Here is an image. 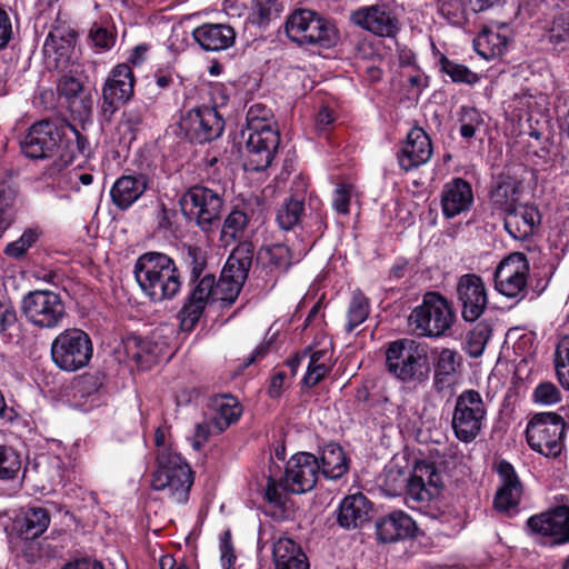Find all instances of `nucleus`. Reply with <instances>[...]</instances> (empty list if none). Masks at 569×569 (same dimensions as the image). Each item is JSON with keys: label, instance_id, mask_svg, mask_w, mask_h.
Here are the masks:
<instances>
[{"label": "nucleus", "instance_id": "nucleus-1", "mask_svg": "<svg viewBox=\"0 0 569 569\" xmlns=\"http://www.w3.org/2000/svg\"><path fill=\"white\" fill-rule=\"evenodd\" d=\"M246 120V169L264 170L271 164L280 142L272 111L261 103H256L249 108Z\"/></svg>", "mask_w": 569, "mask_h": 569}, {"label": "nucleus", "instance_id": "nucleus-2", "mask_svg": "<svg viewBox=\"0 0 569 569\" xmlns=\"http://www.w3.org/2000/svg\"><path fill=\"white\" fill-rule=\"evenodd\" d=\"M133 273L143 293L152 301L172 299L180 291V273L174 261L164 253H143L137 259Z\"/></svg>", "mask_w": 569, "mask_h": 569}, {"label": "nucleus", "instance_id": "nucleus-3", "mask_svg": "<svg viewBox=\"0 0 569 569\" xmlns=\"http://www.w3.org/2000/svg\"><path fill=\"white\" fill-rule=\"evenodd\" d=\"M388 371L403 382H421L428 378L430 368L425 345L401 339L389 345L386 351Z\"/></svg>", "mask_w": 569, "mask_h": 569}, {"label": "nucleus", "instance_id": "nucleus-4", "mask_svg": "<svg viewBox=\"0 0 569 569\" xmlns=\"http://www.w3.org/2000/svg\"><path fill=\"white\" fill-rule=\"evenodd\" d=\"M193 483L190 466L179 453L160 451L157 456V468L152 473L151 487L158 491H166L176 503L188 501Z\"/></svg>", "mask_w": 569, "mask_h": 569}, {"label": "nucleus", "instance_id": "nucleus-5", "mask_svg": "<svg viewBox=\"0 0 569 569\" xmlns=\"http://www.w3.org/2000/svg\"><path fill=\"white\" fill-rule=\"evenodd\" d=\"M455 312L451 303L439 292L423 295L422 301L408 318L412 331L420 337L438 338L453 325Z\"/></svg>", "mask_w": 569, "mask_h": 569}, {"label": "nucleus", "instance_id": "nucleus-6", "mask_svg": "<svg viewBox=\"0 0 569 569\" xmlns=\"http://www.w3.org/2000/svg\"><path fill=\"white\" fill-rule=\"evenodd\" d=\"M566 423L555 412L536 413L526 428L527 442L530 448L548 458L558 457L563 450Z\"/></svg>", "mask_w": 569, "mask_h": 569}, {"label": "nucleus", "instance_id": "nucleus-7", "mask_svg": "<svg viewBox=\"0 0 569 569\" xmlns=\"http://www.w3.org/2000/svg\"><path fill=\"white\" fill-rule=\"evenodd\" d=\"M93 352L91 339L81 329H67L51 343L53 363L63 371L74 372L84 368Z\"/></svg>", "mask_w": 569, "mask_h": 569}, {"label": "nucleus", "instance_id": "nucleus-8", "mask_svg": "<svg viewBox=\"0 0 569 569\" xmlns=\"http://www.w3.org/2000/svg\"><path fill=\"white\" fill-rule=\"evenodd\" d=\"M287 36L298 44H319L325 48L337 41L336 28L310 10H298L286 22Z\"/></svg>", "mask_w": 569, "mask_h": 569}, {"label": "nucleus", "instance_id": "nucleus-9", "mask_svg": "<svg viewBox=\"0 0 569 569\" xmlns=\"http://www.w3.org/2000/svg\"><path fill=\"white\" fill-rule=\"evenodd\" d=\"M487 409L481 395L472 389L462 391L456 399L451 426L462 442H471L480 433Z\"/></svg>", "mask_w": 569, "mask_h": 569}, {"label": "nucleus", "instance_id": "nucleus-10", "mask_svg": "<svg viewBox=\"0 0 569 569\" xmlns=\"http://www.w3.org/2000/svg\"><path fill=\"white\" fill-rule=\"evenodd\" d=\"M22 312L33 326L42 329L58 327L66 317L60 296L51 290H36L23 297Z\"/></svg>", "mask_w": 569, "mask_h": 569}, {"label": "nucleus", "instance_id": "nucleus-11", "mask_svg": "<svg viewBox=\"0 0 569 569\" xmlns=\"http://www.w3.org/2000/svg\"><path fill=\"white\" fill-rule=\"evenodd\" d=\"M181 207L203 231H210L219 223L223 200L218 191L194 186L182 196Z\"/></svg>", "mask_w": 569, "mask_h": 569}, {"label": "nucleus", "instance_id": "nucleus-12", "mask_svg": "<svg viewBox=\"0 0 569 569\" xmlns=\"http://www.w3.org/2000/svg\"><path fill=\"white\" fill-rule=\"evenodd\" d=\"M529 262L525 253L512 252L502 259L495 271V287L508 298L523 299L527 295Z\"/></svg>", "mask_w": 569, "mask_h": 569}, {"label": "nucleus", "instance_id": "nucleus-13", "mask_svg": "<svg viewBox=\"0 0 569 569\" xmlns=\"http://www.w3.org/2000/svg\"><path fill=\"white\" fill-rule=\"evenodd\" d=\"M223 120L214 108L201 107L188 110L179 126L184 136L194 142L204 143L220 137Z\"/></svg>", "mask_w": 569, "mask_h": 569}, {"label": "nucleus", "instance_id": "nucleus-14", "mask_svg": "<svg viewBox=\"0 0 569 569\" xmlns=\"http://www.w3.org/2000/svg\"><path fill=\"white\" fill-rule=\"evenodd\" d=\"M62 142L59 128L51 121L31 126L20 142L22 153L30 159H47L57 154Z\"/></svg>", "mask_w": 569, "mask_h": 569}, {"label": "nucleus", "instance_id": "nucleus-15", "mask_svg": "<svg viewBox=\"0 0 569 569\" xmlns=\"http://www.w3.org/2000/svg\"><path fill=\"white\" fill-rule=\"evenodd\" d=\"M134 89V77L127 63L111 69L102 86V113L112 116L119 106L130 100Z\"/></svg>", "mask_w": 569, "mask_h": 569}, {"label": "nucleus", "instance_id": "nucleus-16", "mask_svg": "<svg viewBox=\"0 0 569 569\" xmlns=\"http://www.w3.org/2000/svg\"><path fill=\"white\" fill-rule=\"evenodd\" d=\"M320 465L309 452L293 455L287 462L283 489L292 493H303L317 483Z\"/></svg>", "mask_w": 569, "mask_h": 569}, {"label": "nucleus", "instance_id": "nucleus-17", "mask_svg": "<svg viewBox=\"0 0 569 569\" xmlns=\"http://www.w3.org/2000/svg\"><path fill=\"white\" fill-rule=\"evenodd\" d=\"M456 295L461 305V316L466 321H476L485 312L488 295L480 276L466 273L459 277Z\"/></svg>", "mask_w": 569, "mask_h": 569}, {"label": "nucleus", "instance_id": "nucleus-18", "mask_svg": "<svg viewBox=\"0 0 569 569\" xmlns=\"http://www.w3.org/2000/svg\"><path fill=\"white\" fill-rule=\"evenodd\" d=\"M527 526L533 533L552 538L557 545L569 542V508L561 506L532 516Z\"/></svg>", "mask_w": 569, "mask_h": 569}, {"label": "nucleus", "instance_id": "nucleus-19", "mask_svg": "<svg viewBox=\"0 0 569 569\" xmlns=\"http://www.w3.org/2000/svg\"><path fill=\"white\" fill-rule=\"evenodd\" d=\"M351 20L380 37H395L399 31V21L385 6L363 7L352 12Z\"/></svg>", "mask_w": 569, "mask_h": 569}, {"label": "nucleus", "instance_id": "nucleus-20", "mask_svg": "<svg viewBox=\"0 0 569 569\" xmlns=\"http://www.w3.org/2000/svg\"><path fill=\"white\" fill-rule=\"evenodd\" d=\"M432 156V146L429 136L421 128H412L398 154L400 167L406 170L416 169L427 163Z\"/></svg>", "mask_w": 569, "mask_h": 569}, {"label": "nucleus", "instance_id": "nucleus-21", "mask_svg": "<svg viewBox=\"0 0 569 569\" xmlns=\"http://www.w3.org/2000/svg\"><path fill=\"white\" fill-rule=\"evenodd\" d=\"M150 182V178L144 173L121 176L110 190L113 204L120 210L129 209L143 196Z\"/></svg>", "mask_w": 569, "mask_h": 569}, {"label": "nucleus", "instance_id": "nucleus-22", "mask_svg": "<svg viewBox=\"0 0 569 569\" xmlns=\"http://www.w3.org/2000/svg\"><path fill=\"white\" fill-rule=\"evenodd\" d=\"M416 530V522L405 511L395 510L376 520L377 539L383 543L412 537Z\"/></svg>", "mask_w": 569, "mask_h": 569}, {"label": "nucleus", "instance_id": "nucleus-23", "mask_svg": "<svg viewBox=\"0 0 569 569\" xmlns=\"http://www.w3.org/2000/svg\"><path fill=\"white\" fill-rule=\"evenodd\" d=\"M540 221L537 207L519 204L506 211L505 229L513 239L525 240L533 234Z\"/></svg>", "mask_w": 569, "mask_h": 569}, {"label": "nucleus", "instance_id": "nucleus-24", "mask_svg": "<svg viewBox=\"0 0 569 569\" xmlns=\"http://www.w3.org/2000/svg\"><path fill=\"white\" fill-rule=\"evenodd\" d=\"M433 363V388L442 392L455 383L461 358L457 351L449 348H435L431 351Z\"/></svg>", "mask_w": 569, "mask_h": 569}, {"label": "nucleus", "instance_id": "nucleus-25", "mask_svg": "<svg viewBox=\"0 0 569 569\" xmlns=\"http://www.w3.org/2000/svg\"><path fill=\"white\" fill-rule=\"evenodd\" d=\"M473 193L471 186L461 178H456L443 186L441 192L442 213L453 218L471 207Z\"/></svg>", "mask_w": 569, "mask_h": 569}, {"label": "nucleus", "instance_id": "nucleus-26", "mask_svg": "<svg viewBox=\"0 0 569 569\" xmlns=\"http://www.w3.org/2000/svg\"><path fill=\"white\" fill-rule=\"evenodd\" d=\"M196 42L207 51H221L230 48L236 40L233 28L222 23H204L193 30Z\"/></svg>", "mask_w": 569, "mask_h": 569}, {"label": "nucleus", "instance_id": "nucleus-27", "mask_svg": "<svg viewBox=\"0 0 569 569\" xmlns=\"http://www.w3.org/2000/svg\"><path fill=\"white\" fill-rule=\"evenodd\" d=\"M274 569H310L302 548L290 538H279L272 548Z\"/></svg>", "mask_w": 569, "mask_h": 569}, {"label": "nucleus", "instance_id": "nucleus-28", "mask_svg": "<svg viewBox=\"0 0 569 569\" xmlns=\"http://www.w3.org/2000/svg\"><path fill=\"white\" fill-rule=\"evenodd\" d=\"M369 511L370 502L365 495H350L340 503L338 522L346 529L357 528L367 521Z\"/></svg>", "mask_w": 569, "mask_h": 569}, {"label": "nucleus", "instance_id": "nucleus-29", "mask_svg": "<svg viewBox=\"0 0 569 569\" xmlns=\"http://www.w3.org/2000/svg\"><path fill=\"white\" fill-rule=\"evenodd\" d=\"M509 41L508 28L500 26L497 29L488 28L475 39V49L486 60L500 57L506 51Z\"/></svg>", "mask_w": 569, "mask_h": 569}, {"label": "nucleus", "instance_id": "nucleus-30", "mask_svg": "<svg viewBox=\"0 0 569 569\" xmlns=\"http://www.w3.org/2000/svg\"><path fill=\"white\" fill-rule=\"evenodd\" d=\"M306 253L307 249L305 247L292 250L287 244L277 243L261 249L259 259L277 270L286 271L291 264L300 261Z\"/></svg>", "mask_w": 569, "mask_h": 569}, {"label": "nucleus", "instance_id": "nucleus-31", "mask_svg": "<svg viewBox=\"0 0 569 569\" xmlns=\"http://www.w3.org/2000/svg\"><path fill=\"white\" fill-rule=\"evenodd\" d=\"M252 262V246L248 242L240 243L228 258L221 274L244 283Z\"/></svg>", "mask_w": 569, "mask_h": 569}, {"label": "nucleus", "instance_id": "nucleus-32", "mask_svg": "<svg viewBox=\"0 0 569 569\" xmlns=\"http://www.w3.org/2000/svg\"><path fill=\"white\" fill-rule=\"evenodd\" d=\"M214 416L212 425L217 433L224 431L230 425L238 421L242 409L238 400L230 395H222L213 400Z\"/></svg>", "mask_w": 569, "mask_h": 569}, {"label": "nucleus", "instance_id": "nucleus-33", "mask_svg": "<svg viewBox=\"0 0 569 569\" xmlns=\"http://www.w3.org/2000/svg\"><path fill=\"white\" fill-rule=\"evenodd\" d=\"M320 460V469L327 479H339L349 469L345 451L336 443H329L323 448Z\"/></svg>", "mask_w": 569, "mask_h": 569}, {"label": "nucleus", "instance_id": "nucleus-34", "mask_svg": "<svg viewBox=\"0 0 569 569\" xmlns=\"http://www.w3.org/2000/svg\"><path fill=\"white\" fill-rule=\"evenodd\" d=\"M144 116V107L141 104L131 106L122 111L121 118L116 127L119 134V142L130 144L139 131Z\"/></svg>", "mask_w": 569, "mask_h": 569}, {"label": "nucleus", "instance_id": "nucleus-35", "mask_svg": "<svg viewBox=\"0 0 569 569\" xmlns=\"http://www.w3.org/2000/svg\"><path fill=\"white\" fill-rule=\"evenodd\" d=\"M332 366V352L329 349L313 351L309 357L303 383L308 387L316 386L330 372Z\"/></svg>", "mask_w": 569, "mask_h": 569}, {"label": "nucleus", "instance_id": "nucleus-36", "mask_svg": "<svg viewBox=\"0 0 569 569\" xmlns=\"http://www.w3.org/2000/svg\"><path fill=\"white\" fill-rule=\"evenodd\" d=\"M50 517L42 508H30L18 520L20 533L26 539L38 538L48 529Z\"/></svg>", "mask_w": 569, "mask_h": 569}, {"label": "nucleus", "instance_id": "nucleus-37", "mask_svg": "<svg viewBox=\"0 0 569 569\" xmlns=\"http://www.w3.org/2000/svg\"><path fill=\"white\" fill-rule=\"evenodd\" d=\"M520 184L511 177H500L491 191L492 201L503 211L517 206Z\"/></svg>", "mask_w": 569, "mask_h": 569}, {"label": "nucleus", "instance_id": "nucleus-38", "mask_svg": "<svg viewBox=\"0 0 569 569\" xmlns=\"http://www.w3.org/2000/svg\"><path fill=\"white\" fill-rule=\"evenodd\" d=\"M305 212V198L291 196L283 201L277 212V221L281 229L290 230L296 227Z\"/></svg>", "mask_w": 569, "mask_h": 569}, {"label": "nucleus", "instance_id": "nucleus-39", "mask_svg": "<svg viewBox=\"0 0 569 569\" xmlns=\"http://www.w3.org/2000/svg\"><path fill=\"white\" fill-rule=\"evenodd\" d=\"M369 313V299L360 290L353 291L347 309L346 331H353L358 326L366 321Z\"/></svg>", "mask_w": 569, "mask_h": 569}, {"label": "nucleus", "instance_id": "nucleus-40", "mask_svg": "<svg viewBox=\"0 0 569 569\" xmlns=\"http://www.w3.org/2000/svg\"><path fill=\"white\" fill-rule=\"evenodd\" d=\"M547 38L555 50L563 51L569 47V12L559 13L553 18Z\"/></svg>", "mask_w": 569, "mask_h": 569}, {"label": "nucleus", "instance_id": "nucleus-41", "mask_svg": "<svg viewBox=\"0 0 569 569\" xmlns=\"http://www.w3.org/2000/svg\"><path fill=\"white\" fill-rule=\"evenodd\" d=\"M248 224L247 214L241 210H232L226 218L221 238L226 244L242 238Z\"/></svg>", "mask_w": 569, "mask_h": 569}, {"label": "nucleus", "instance_id": "nucleus-42", "mask_svg": "<svg viewBox=\"0 0 569 569\" xmlns=\"http://www.w3.org/2000/svg\"><path fill=\"white\" fill-rule=\"evenodd\" d=\"M14 200V190L10 180H0V238L11 226L12 213L11 208Z\"/></svg>", "mask_w": 569, "mask_h": 569}, {"label": "nucleus", "instance_id": "nucleus-43", "mask_svg": "<svg viewBox=\"0 0 569 569\" xmlns=\"http://www.w3.org/2000/svg\"><path fill=\"white\" fill-rule=\"evenodd\" d=\"M490 337V326L485 322L477 323L467 336L466 349L469 356L473 358L481 356Z\"/></svg>", "mask_w": 569, "mask_h": 569}, {"label": "nucleus", "instance_id": "nucleus-44", "mask_svg": "<svg viewBox=\"0 0 569 569\" xmlns=\"http://www.w3.org/2000/svg\"><path fill=\"white\" fill-rule=\"evenodd\" d=\"M555 366L559 383L569 390V336L562 337L557 345Z\"/></svg>", "mask_w": 569, "mask_h": 569}, {"label": "nucleus", "instance_id": "nucleus-45", "mask_svg": "<svg viewBox=\"0 0 569 569\" xmlns=\"http://www.w3.org/2000/svg\"><path fill=\"white\" fill-rule=\"evenodd\" d=\"M282 10L279 0H252L251 17L253 23L267 24L277 18Z\"/></svg>", "mask_w": 569, "mask_h": 569}, {"label": "nucleus", "instance_id": "nucleus-46", "mask_svg": "<svg viewBox=\"0 0 569 569\" xmlns=\"http://www.w3.org/2000/svg\"><path fill=\"white\" fill-rule=\"evenodd\" d=\"M70 50L71 41L56 32H50L43 43V51L47 56L57 54L54 60L58 67H64Z\"/></svg>", "mask_w": 569, "mask_h": 569}, {"label": "nucleus", "instance_id": "nucleus-47", "mask_svg": "<svg viewBox=\"0 0 569 569\" xmlns=\"http://www.w3.org/2000/svg\"><path fill=\"white\" fill-rule=\"evenodd\" d=\"M40 237V231L37 228L26 229L21 237L8 243L3 250L4 254L10 258H22L26 252L31 248Z\"/></svg>", "mask_w": 569, "mask_h": 569}, {"label": "nucleus", "instance_id": "nucleus-48", "mask_svg": "<svg viewBox=\"0 0 569 569\" xmlns=\"http://www.w3.org/2000/svg\"><path fill=\"white\" fill-rule=\"evenodd\" d=\"M441 71L448 74L453 82H463L468 84L476 83L478 76L466 66L449 60L445 56L440 58Z\"/></svg>", "mask_w": 569, "mask_h": 569}, {"label": "nucleus", "instance_id": "nucleus-49", "mask_svg": "<svg viewBox=\"0 0 569 569\" xmlns=\"http://www.w3.org/2000/svg\"><path fill=\"white\" fill-rule=\"evenodd\" d=\"M418 478L426 482L427 488L435 495L438 496L442 487V477L435 465L432 463H418L413 471Z\"/></svg>", "mask_w": 569, "mask_h": 569}, {"label": "nucleus", "instance_id": "nucleus-50", "mask_svg": "<svg viewBox=\"0 0 569 569\" xmlns=\"http://www.w3.org/2000/svg\"><path fill=\"white\" fill-rule=\"evenodd\" d=\"M20 468L19 455L12 448L0 446V479L13 478Z\"/></svg>", "mask_w": 569, "mask_h": 569}, {"label": "nucleus", "instance_id": "nucleus-51", "mask_svg": "<svg viewBox=\"0 0 569 569\" xmlns=\"http://www.w3.org/2000/svg\"><path fill=\"white\" fill-rule=\"evenodd\" d=\"M214 300L232 303L239 296L243 284L231 280V278H224V276L221 274L219 281H214Z\"/></svg>", "mask_w": 569, "mask_h": 569}, {"label": "nucleus", "instance_id": "nucleus-52", "mask_svg": "<svg viewBox=\"0 0 569 569\" xmlns=\"http://www.w3.org/2000/svg\"><path fill=\"white\" fill-rule=\"evenodd\" d=\"M406 489L408 498L416 502H428L436 497L415 472L408 478Z\"/></svg>", "mask_w": 569, "mask_h": 569}, {"label": "nucleus", "instance_id": "nucleus-53", "mask_svg": "<svg viewBox=\"0 0 569 569\" xmlns=\"http://www.w3.org/2000/svg\"><path fill=\"white\" fill-rule=\"evenodd\" d=\"M497 472L500 479V487L523 491L522 483L517 476L515 468L507 461L502 460L497 465Z\"/></svg>", "mask_w": 569, "mask_h": 569}, {"label": "nucleus", "instance_id": "nucleus-54", "mask_svg": "<svg viewBox=\"0 0 569 569\" xmlns=\"http://www.w3.org/2000/svg\"><path fill=\"white\" fill-rule=\"evenodd\" d=\"M352 194V186L346 183H338L332 193V208L338 213L347 214L349 212V204Z\"/></svg>", "mask_w": 569, "mask_h": 569}, {"label": "nucleus", "instance_id": "nucleus-55", "mask_svg": "<svg viewBox=\"0 0 569 569\" xmlns=\"http://www.w3.org/2000/svg\"><path fill=\"white\" fill-rule=\"evenodd\" d=\"M132 346L138 349L137 352L132 353V358L138 362H152L158 360L160 357L158 352L152 350L151 341L149 340H142L134 337L128 341L127 349H130Z\"/></svg>", "mask_w": 569, "mask_h": 569}, {"label": "nucleus", "instance_id": "nucleus-56", "mask_svg": "<svg viewBox=\"0 0 569 569\" xmlns=\"http://www.w3.org/2000/svg\"><path fill=\"white\" fill-rule=\"evenodd\" d=\"M533 399L540 405L551 406L560 401L561 395L553 383L542 382L536 387Z\"/></svg>", "mask_w": 569, "mask_h": 569}, {"label": "nucleus", "instance_id": "nucleus-57", "mask_svg": "<svg viewBox=\"0 0 569 569\" xmlns=\"http://www.w3.org/2000/svg\"><path fill=\"white\" fill-rule=\"evenodd\" d=\"M214 277L206 274L192 290L190 298H192L193 301L207 305L210 299L214 300Z\"/></svg>", "mask_w": 569, "mask_h": 569}, {"label": "nucleus", "instance_id": "nucleus-58", "mask_svg": "<svg viewBox=\"0 0 569 569\" xmlns=\"http://www.w3.org/2000/svg\"><path fill=\"white\" fill-rule=\"evenodd\" d=\"M523 491L512 489L499 488L495 496V507L499 511H508L509 509L518 506Z\"/></svg>", "mask_w": 569, "mask_h": 569}, {"label": "nucleus", "instance_id": "nucleus-59", "mask_svg": "<svg viewBox=\"0 0 569 569\" xmlns=\"http://www.w3.org/2000/svg\"><path fill=\"white\" fill-rule=\"evenodd\" d=\"M407 475L398 469H390L385 475V489L389 496H398L406 488Z\"/></svg>", "mask_w": 569, "mask_h": 569}, {"label": "nucleus", "instance_id": "nucleus-60", "mask_svg": "<svg viewBox=\"0 0 569 569\" xmlns=\"http://www.w3.org/2000/svg\"><path fill=\"white\" fill-rule=\"evenodd\" d=\"M204 307L206 305L189 298L180 312L181 326L186 329L192 328L202 315Z\"/></svg>", "mask_w": 569, "mask_h": 569}, {"label": "nucleus", "instance_id": "nucleus-61", "mask_svg": "<svg viewBox=\"0 0 569 569\" xmlns=\"http://www.w3.org/2000/svg\"><path fill=\"white\" fill-rule=\"evenodd\" d=\"M89 38L96 48L106 50L112 47L113 36L104 28L93 24L90 29Z\"/></svg>", "mask_w": 569, "mask_h": 569}, {"label": "nucleus", "instance_id": "nucleus-62", "mask_svg": "<svg viewBox=\"0 0 569 569\" xmlns=\"http://www.w3.org/2000/svg\"><path fill=\"white\" fill-rule=\"evenodd\" d=\"M438 10L450 22H458L462 16L459 0H439Z\"/></svg>", "mask_w": 569, "mask_h": 569}, {"label": "nucleus", "instance_id": "nucleus-63", "mask_svg": "<svg viewBox=\"0 0 569 569\" xmlns=\"http://www.w3.org/2000/svg\"><path fill=\"white\" fill-rule=\"evenodd\" d=\"M82 83L80 80L64 76L61 78L58 90L68 100H72L78 97V94L82 91Z\"/></svg>", "mask_w": 569, "mask_h": 569}, {"label": "nucleus", "instance_id": "nucleus-64", "mask_svg": "<svg viewBox=\"0 0 569 569\" xmlns=\"http://www.w3.org/2000/svg\"><path fill=\"white\" fill-rule=\"evenodd\" d=\"M212 433H217L213 428L212 420L210 422L198 423L194 428V435L192 439L193 449L200 450Z\"/></svg>", "mask_w": 569, "mask_h": 569}]
</instances>
